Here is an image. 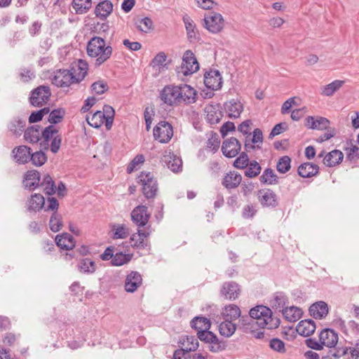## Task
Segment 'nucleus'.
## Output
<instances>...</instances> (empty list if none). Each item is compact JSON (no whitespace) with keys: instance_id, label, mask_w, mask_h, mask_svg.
<instances>
[{"instance_id":"1","label":"nucleus","mask_w":359,"mask_h":359,"mask_svg":"<svg viewBox=\"0 0 359 359\" xmlns=\"http://www.w3.org/2000/svg\"><path fill=\"white\" fill-rule=\"evenodd\" d=\"M86 50L89 57H96L94 65L97 68L110 58L113 48L109 45L106 46L102 37L93 36L88 42Z\"/></svg>"},{"instance_id":"2","label":"nucleus","mask_w":359,"mask_h":359,"mask_svg":"<svg viewBox=\"0 0 359 359\" xmlns=\"http://www.w3.org/2000/svg\"><path fill=\"white\" fill-rule=\"evenodd\" d=\"M249 314L252 319L259 322L261 328L273 330L278 327L280 323L279 317L273 316L271 309L263 305L252 308Z\"/></svg>"},{"instance_id":"3","label":"nucleus","mask_w":359,"mask_h":359,"mask_svg":"<svg viewBox=\"0 0 359 359\" xmlns=\"http://www.w3.org/2000/svg\"><path fill=\"white\" fill-rule=\"evenodd\" d=\"M137 182L142 185V192L144 197L154 199L158 191L157 180L151 172L142 171L137 177Z\"/></svg>"},{"instance_id":"4","label":"nucleus","mask_w":359,"mask_h":359,"mask_svg":"<svg viewBox=\"0 0 359 359\" xmlns=\"http://www.w3.org/2000/svg\"><path fill=\"white\" fill-rule=\"evenodd\" d=\"M199 63L191 50H186L182 56V62L180 67L176 68L177 74H182L183 76H189L196 72L199 69Z\"/></svg>"},{"instance_id":"5","label":"nucleus","mask_w":359,"mask_h":359,"mask_svg":"<svg viewBox=\"0 0 359 359\" xmlns=\"http://www.w3.org/2000/svg\"><path fill=\"white\" fill-rule=\"evenodd\" d=\"M51 95L50 87L41 85L31 91L29 102L34 107H41L49 102Z\"/></svg>"},{"instance_id":"6","label":"nucleus","mask_w":359,"mask_h":359,"mask_svg":"<svg viewBox=\"0 0 359 359\" xmlns=\"http://www.w3.org/2000/svg\"><path fill=\"white\" fill-rule=\"evenodd\" d=\"M161 100L169 106H177L182 103V91L181 87L166 86L160 93Z\"/></svg>"},{"instance_id":"7","label":"nucleus","mask_w":359,"mask_h":359,"mask_svg":"<svg viewBox=\"0 0 359 359\" xmlns=\"http://www.w3.org/2000/svg\"><path fill=\"white\" fill-rule=\"evenodd\" d=\"M52 83L57 87H69L72 83H77L81 79L77 77L69 69H57L51 78Z\"/></svg>"},{"instance_id":"8","label":"nucleus","mask_w":359,"mask_h":359,"mask_svg":"<svg viewBox=\"0 0 359 359\" xmlns=\"http://www.w3.org/2000/svg\"><path fill=\"white\" fill-rule=\"evenodd\" d=\"M154 138L161 143H168L173 136L172 125L165 121H161L153 130Z\"/></svg>"},{"instance_id":"9","label":"nucleus","mask_w":359,"mask_h":359,"mask_svg":"<svg viewBox=\"0 0 359 359\" xmlns=\"http://www.w3.org/2000/svg\"><path fill=\"white\" fill-rule=\"evenodd\" d=\"M203 20V27L212 34L220 32L224 25V20L222 15L215 12L205 15Z\"/></svg>"},{"instance_id":"10","label":"nucleus","mask_w":359,"mask_h":359,"mask_svg":"<svg viewBox=\"0 0 359 359\" xmlns=\"http://www.w3.org/2000/svg\"><path fill=\"white\" fill-rule=\"evenodd\" d=\"M241 292V285L235 281L223 283L219 290V296L226 300L234 301Z\"/></svg>"},{"instance_id":"11","label":"nucleus","mask_w":359,"mask_h":359,"mask_svg":"<svg viewBox=\"0 0 359 359\" xmlns=\"http://www.w3.org/2000/svg\"><path fill=\"white\" fill-rule=\"evenodd\" d=\"M147 206L140 205L131 212V219L139 228L144 227L148 223L151 214L147 212Z\"/></svg>"},{"instance_id":"12","label":"nucleus","mask_w":359,"mask_h":359,"mask_svg":"<svg viewBox=\"0 0 359 359\" xmlns=\"http://www.w3.org/2000/svg\"><path fill=\"white\" fill-rule=\"evenodd\" d=\"M222 77L219 70L210 69L204 74V84L212 90H217L222 88Z\"/></svg>"},{"instance_id":"13","label":"nucleus","mask_w":359,"mask_h":359,"mask_svg":"<svg viewBox=\"0 0 359 359\" xmlns=\"http://www.w3.org/2000/svg\"><path fill=\"white\" fill-rule=\"evenodd\" d=\"M241 149V144L240 141L234 137L225 140L222 145V152L223 155L229 158L236 156L240 153Z\"/></svg>"},{"instance_id":"14","label":"nucleus","mask_w":359,"mask_h":359,"mask_svg":"<svg viewBox=\"0 0 359 359\" xmlns=\"http://www.w3.org/2000/svg\"><path fill=\"white\" fill-rule=\"evenodd\" d=\"M258 200L265 208H276L278 205V196L271 189H262L258 191Z\"/></svg>"},{"instance_id":"15","label":"nucleus","mask_w":359,"mask_h":359,"mask_svg":"<svg viewBox=\"0 0 359 359\" xmlns=\"http://www.w3.org/2000/svg\"><path fill=\"white\" fill-rule=\"evenodd\" d=\"M330 125V121L323 116H309L305 118L304 126L312 130H324Z\"/></svg>"},{"instance_id":"16","label":"nucleus","mask_w":359,"mask_h":359,"mask_svg":"<svg viewBox=\"0 0 359 359\" xmlns=\"http://www.w3.org/2000/svg\"><path fill=\"white\" fill-rule=\"evenodd\" d=\"M41 173L36 170H30L24 174L22 184L25 189L34 191L39 187Z\"/></svg>"},{"instance_id":"17","label":"nucleus","mask_w":359,"mask_h":359,"mask_svg":"<svg viewBox=\"0 0 359 359\" xmlns=\"http://www.w3.org/2000/svg\"><path fill=\"white\" fill-rule=\"evenodd\" d=\"M142 283L141 274L135 271H132L126 276L124 284V289L127 292L133 293Z\"/></svg>"},{"instance_id":"18","label":"nucleus","mask_w":359,"mask_h":359,"mask_svg":"<svg viewBox=\"0 0 359 359\" xmlns=\"http://www.w3.org/2000/svg\"><path fill=\"white\" fill-rule=\"evenodd\" d=\"M32 149L26 145H20L12 150L13 158L18 164H26L30 161Z\"/></svg>"},{"instance_id":"19","label":"nucleus","mask_w":359,"mask_h":359,"mask_svg":"<svg viewBox=\"0 0 359 359\" xmlns=\"http://www.w3.org/2000/svg\"><path fill=\"white\" fill-rule=\"evenodd\" d=\"M318 337L324 346L334 348L338 342V333L331 328H325L320 331Z\"/></svg>"},{"instance_id":"20","label":"nucleus","mask_w":359,"mask_h":359,"mask_svg":"<svg viewBox=\"0 0 359 359\" xmlns=\"http://www.w3.org/2000/svg\"><path fill=\"white\" fill-rule=\"evenodd\" d=\"M309 312L310 316L315 319H323L329 313L328 305L323 301L316 302L310 306Z\"/></svg>"},{"instance_id":"21","label":"nucleus","mask_w":359,"mask_h":359,"mask_svg":"<svg viewBox=\"0 0 359 359\" xmlns=\"http://www.w3.org/2000/svg\"><path fill=\"white\" fill-rule=\"evenodd\" d=\"M242 182V176L236 171L226 173L222 180V184L227 189L237 188Z\"/></svg>"},{"instance_id":"22","label":"nucleus","mask_w":359,"mask_h":359,"mask_svg":"<svg viewBox=\"0 0 359 359\" xmlns=\"http://www.w3.org/2000/svg\"><path fill=\"white\" fill-rule=\"evenodd\" d=\"M288 297L283 292H276L273 294V299L270 301V306L276 312H283V310L288 306Z\"/></svg>"},{"instance_id":"23","label":"nucleus","mask_w":359,"mask_h":359,"mask_svg":"<svg viewBox=\"0 0 359 359\" xmlns=\"http://www.w3.org/2000/svg\"><path fill=\"white\" fill-rule=\"evenodd\" d=\"M224 107L230 118H237L243 111V104L238 100L232 99L224 102Z\"/></svg>"},{"instance_id":"24","label":"nucleus","mask_w":359,"mask_h":359,"mask_svg":"<svg viewBox=\"0 0 359 359\" xmlns=\"http://www.w3.org/2000/svg\"><path fill=\"white\" fill-rule=\"evenodd\" d=\"M316 329V323L312 319H305L299 322L296 332L302 337H309Z\"/></svg>"},{"instance_id":"25","label":"nucleus","mask_w":359,"mask_h":359,"mask_svg":"<svg viewBox=\"0 0 359 359\" xmlns=\"http://www.w3.org/2000/svg\"><path fill=\"white\" fill-rule=\"evenodd\" d=\"M319 166L311 162L302 163L297 168L298 175L303 178L316 176L319 173Z\"/></svg>"},{"instance_id":"26","label":"nucleus","mask_w":359,"mask_h":359,"mask_svg":"<svg viewBox=\"0 0 359 359\" xmlns=\"http://www.w3.org/2000/svg\"><path fill=\"white\" fill-rule=\"evenodd\" d=\"M205 111L207 112V120L210 124L218 123L223 117L220 104H210L205 107Z\"/></svg>"},{"instance_id":"27","label":"nucleus","mask_w":359,"mask_h":359,"mask_svg":"<svg viewBox=\"0 0 359 359\" xmlns=\"http://www.w3.org/2000/svg\"><path fill=\"white\" fill-rule=\"evenodd\" d=\"M238 329L244 333L255 332V330L259 327V322L252 319L250 315L241 316Z\"/></svg>"},{"instance_id":"28","label":"nucleus","mask_w":359,"mask_h":359,"mask_svg":"<svg viewBox=\"0 0 359 359\" xmlns=\"http://www.w3.org/2000/svg\"><path fill=\"white\" fill-rule=\"evenodd\" d=\"M182 20L185 25L188 40L190 42L194 41H198L201 38L194 21L187 14L183 15Z\"/></svg>"},{"instance_id":"29","label":"nucleus","mask_w":359,"mask_h":359,"mask_svg":"<svg viewBox=\"0 0 359 359\" xmlns=\"http://www.w3.org/2000/svg\"><path fill=\"white\" fill-rule=\"evenodd\" d=\"M55 243L60 248L69 250L74 248L76 241L71 234L62 233L55 236Z\"/></svg>"},{"instance_id":"30","label":"nucleus","mask_w":359,"mask_h":359,"mask_svg":"<svg viewBox=\"0 0 359 359\" xmlns=\"http://www.w3.org/2000/svg\"><path fill=\"white\" fill-rule=\"evenodd\" d=\"M27 210L35 212L42 210L45 205V198L41 194H32L27 201Z\"/></svg>"},{"instance_id":"31","label":"nucleus","mask_w":359,"mask_h":359,"mask_svg":"<svg viewBox=\"0 0 359 359\" xmlns=\"http://www.w3.org/2000/svg\"><path fill=\"white\" fill-rule=\"evenodd\" d=\"M344 159V154L338 149L327 153L323 158V163L327 167H334L340 164Z\"/></svg>"},{"instance_id":"32","label":"nucleus","mask_w":359,"mask_h":359,"mask_svg":"<svg viewBox=\"0 0 359 359\" xmlns=\"http://www.w3.org/2000/svg\"><path fill=\"white\" fill-rule=\"evenodd\" d=\"M113 4L109 0H104L100 2L95 7V14L96 17L101 20H105L107 16L112 12Z\"/></svg>"},{"instance_id":"33","label":"nucleus","mask_w":359,"mask_h":359,"mask_svg":"<svg viewBox=\"0 0 359 359\" xmlns=\"http://www.w3.org/2000/svg\"><path fill=\"white\" fill-rule=\"evenodd\" d=\"M41 126L34 125L24 129V139L29 143H37L41 139Z\"/></svg>"},{"instance_id":"34","label":"nucleus","mask_w":359,"mask_h":359,"mask_svg":"<svg viewBox=\"0 0 359 359\" xmlns=\"http://www.w3.org/2000/svg\"><path fill=\"white\" fill-rule=\"evenodd\" d=\"M39 187L43 188V193L47 196H53L56 193V185L49 174L43 175L42 181H40Z\"/></svg>"},{"instance_id":"35","label":"nucleus","mask_w":359,"mask_h":359,"mask_svg":"<svg viewBox=\"0 0 359 359\" xmlns=\"http://www.w3.org/2000/svg\"><path fill=\"white\" fill-rule=\"evenodd\" d=\"M262 184L273 185L279 182V177L271 168H266L259 178Z\"/></svg>"},{"instance_id":"36","label":"nucleus","mask_w":359,"mask_h":359,"mask_svg":"<svg viewBox=\"0 0 359 359\" xmlns=\"http://www.w3.org/2000/svg\"><path fill=\"white\" fill-rule=\"evenodd\" d=\"M282 314L285 319L289 322H296L303 315L302 310L297 306H286L284 310H283Z\"/></svg>"},{"instance_id":"37","label":"nucleus","mask_w":359,"mask_h":359,"mask_svg":"<svg viewBox=\"0 0 359 359\" xmlns=\"http://www.w3.org/2000/svg\"><path fill=\"white\" fill-rule=\"evenodd\" d=\"M77 267L81 273L86 274L93 273L97 269L95 262L90 258L81 259L78 262Z\"/></svg>"},{"instance_id":"38","label":"nucleus","mask_w":359,"mask_h":359,"mask_svg":"<svg viewBox=\"0 0 359 359\" xmlns=\"http://www.w3.org/2000/svg\"><path fill=\"white\" fill-rule=\"evenodd\" d=\"M26 126V121L19 117L13 118L8 125V128L16 137L22 135Z\"/></svg>"},{"instance_id":"39","label":"nucleus","mask_w":359,"mask_h":359,"mask_svg":"<svg viewBox=\"0 0 359 359\" xmlns=\"http://www.w3.org/2000/svg\"><path fill=\"white\" fill-rule=\"evenodd\" d=\"M210 340L208 344H210L209 351L212 353H217L226 349V344L224 340H219L217 336L213 332L212 334H209Z\"/></svg>"},{"instance_id":"40","label":"nucleus","mask_w":359,"mask_h":359,"mask_svg":"<svg viewBox=\"0 0 359 359\" xmlns=\"http://www.w3.org/2000/svg\"><path fill=\"white\" fill-rule=\"evenodd\" d=\"M182 91V102H184L187 104L194 103L196 101V91L190 86L184 84L180 86Z\"/></svg>"},{"instance_id":"41","label":"nucleus","mask_w":359,"mask_h":359,"mask_svg":"<svg viewBox=\"0 0 359 359\" xmlns=\"http://www.w3.org/2000/svg\"><path fill=\"white\" fill-rule=\"evenodd\" d=\"M346 144L350 147H346L344 151H346V159L349 162H353L359 159V147L353 144L352 140H348Z\"/></svg>"},{"instance_id":"42","label":"nucleus","mask_w":359,"mask_h":359,"mask_svg":"<svg viewBox=\"0 0 359 359\" xmlns=\"http://www.w3.org/2000/svg\"><path fill=\"white\" fill-rule=\"evenodd\" d=\"M219 325V332L222 336L229 337L233 334L236 330V325L230 320H226Z\"/></svg>"},{"instance_id":"43","label":"nucleus","mask_w":359,"mask_h":359,"mask_svg":"<svg viewBox=\"0 0 359 359\" xmlns=\"http://www.w3.org/2000/svg\"><path fill=\"white\" fill-rule=\"evenodd\" d=\"M191 327L198 331L199 330H210L211 327L210 320L203 316H196L191 320Z\"/></svg>"},{"instance_id":"44","label":"nucleus","mask_w":359,"mask_h":359,"mask_svg":"<svg viewBox=\"0 0 359 359\" xmlns=\"http://www.w3.org/2000/svg\"><path fill=\"white\" fill-rule=\"evenodd\" d=\"M245 169L244 175L245 177L248 178H255L260 174L262 171V166L257 161L252 160Z\"/></svg>"},{"instance_id":"45","label":"nucleus","mask_w":359,"mask_h":359,"mask_svg":"<svg viewBox=\"0 0 359 359\" xmlns=\"http://www.w3.org/2000/svg\"><path fill=\"white\" fill-rule=\"evenodd\" d=\"M72 5L76 14H83L91 8L92 0H73Z\"/></svg>"},{"instance_id":"46","label":"nucleus","mask_w":359,"mask_h":359,"mask_svg":"<svg viewBox=\"0 0 359 359\" xmlns=\"http://www.w3.org/2000/svg\"><path fill=\"white\" fill-rule=\"evenodd\" d=\"M135 25L139 31L144 33H148L154 29L153 21L149 17L136 20Z\"/></svg>"},{"instance_id":"47","label":"nucleus","mask_w":359,"mask_h":359,"mask_svg":"<svg viewBox=\"0 0 359 359\" xmlns=\"http://www.w3.org/2000/svg\"><path fill=\"white\" fill-rule=\"evenodd\" d=\"M223 315L224 319L233 321L241 317V310L238 306L229 304L224 307Z\"/></svg>"},{"instance_id":"48","label":"nucleus","mask_w":359,"mask_h":359,"mask_svg":"<svg viewBox=\"0 0 359 359\" xmlns=\"http://www.w3.org/2000/svg\"><path fill=\"white\" fill-rule=\"evenodd\" d=\"M133 254H124L122 252H118L114 254L111 265L114 266H120L125 264L128 263L133 258Z\"/></svg>"},{"instance_id":"49","label":"nucleus","mask_w":359,"mask_h":359,"mask_svg":"<svg viewBox=\"0 0 359 359\" xmlns=\"http://www.w3.org/2000/svg\"><path fill=\"white\" fill-rule=\"evenodd\" d=\"M65 114L66 110L62 107L54 109L50 112L48 121L53 126L63 121Z\"/></svg>"},{"instance_id":"50","label":"nucleus","mask_w":359,"mask_h":359,"mask_svg":"<svg viewBox=\"0 0 359 359\" xmlns=\"http://www.w3.org/2000/svg\"><path fill=\"white\" fill-rule=\"evenodd\" d=\"M344 81L334 80L323 87L321 94L327 97L332 96L344 84Z\"/></svg>"},{"instance_id":"51","label":"nucleus","mask_w":359,"mask_h":359,"mask_svg":"<svg viewBox=\"0 0 359 359\" xmlns=\"http://www.w3.org/2000/svg\"><path fill=\"white\" fill-rule=\"evenodd\" d=\"M59 130L53 125H49L48 126L46 127L41 134V138L42 137L43 139V142H46V147H45V149H48V142L53 139L56 134H57Z\"/></svg>"},{"instance_id":"52","label":"nucleus","mask_w":359,"mask_h":359,"mask_svg":"<svg viewBox=\"0 0 359 359\" xmlns=\"http://www.w3.org/2000/svg\"><path fill=\"white\" fill-rule=\"evenodd\" d=\"M220 142L219 135L214 131H210V136L206 142V147L213 153H215L219 149Z\"/></svg>"},{"instance_id":"53","label":"nucleus","mask_w":359,"mask_h":359,"mask_svg":"<svg viewBox=\"0 0 359 359\" xmlns=\"http://www.w3.org/2000/svg\"><path fill=\"white\" fill-rule=\"evenodd\" d=\"M62 218L58 212H52L49 221V226L52 231L58 232L62 227Z\"/></svg>"},{"instance_id":"54","label":"nucleus","mask_w":359,"mask_h":359,"mask_svg":"<svg viewBox=\"0 0 359 359\" xmlns=\"http://www.w3.org/2000/svg\"><path fill=\"white\" fill-rule=\"evenodd\" d=\"M86 121L90 126L95 128H99L104 123V114H101V111L97 110L92 115L90 119L87 116Z\"/></svg>"},{"instance_id":"55","label":"nucleus","mask_w":359,"mask_h":359,"mask_svg":"<svg viewBox=\"0 0 359 359\" xmlns=\"http://www.w3.org/2000/svg\"><path fill=\"white\" fill-rule=\"evenodd\" d=\"M291 168V158L288 156L280 157L276 164V170L282 174L288 172Z\"/></svg>"},{"instance_id":"56","label":"nucleus","mask_w":359,"mask_h":359,"mask_svg":"<svg viewBox=\"0 0 359 359\" xmlns=\"http://www.w3.org/2000/svg\"><path fill=\"white\" fill-rule=\"evenodd\" d=\"M46 154L41 150L31 153L30 161L34 165L39 167L47 161Z\"/></svg>"},{"instance_id":"57","label":"nucleus","mask_w":359,"mask_h":359,"mask_svg":"<svg viewBox=\"0 0 359 359\" xmlns=\"http://www.w3.org/2000/svg\"><path fill=\"white\" fill-rule=\"evenodd\" d=\"M130 243L131 246L135 249H146L149 246L148 241L138 237L136 233L130 236Z\"/></svg>"},{"instance_id":"58","label":"nucleus","mask_w":359,"mask_h":359,"mask_svg":"<svg viewBox=\"0 0 359 359\" xmlns=\"http://www.w3.org/2000/svg\"><path fill=\"white\" fill-rule=\"evenodd\" d=\"M112 230L114 231L112 236V238L114 239L126 238L130 234L128 229L126 227L124 224L117 226L114 224L113 226Z\"/></svg>"},{"instance_id":"59","label":"nucleus","mask_w":359,"mask_h":359,"mask_svg":"<svg viewBox=\"0 0 359 359\" xmlns=\"http://www.w3.org/2000/svg\"><path fill=\"white\" fill-rule=\"evenodd\" d=\"M269 346L271 349L279 353H285L286 352L285 344L279 338H272L270 339Z\"/></svg>"},{"instance_id":"60","label":"nucleus","mask_w":359,"mask_h":359,"mask_svg":"<svg viewBox=\"0 0 359 359\" xmlns=\"http://www.w3.org/2000/svg\"><path fill=\"white\" fill-rule=\"evenodd\" d=\"M91 90L97 95H102L109 90L108 84L103 80H99L91 85Z\"/></svg>"},{"instance_id":"61","label":"nucleus","mask_w":359,"mask_h":359,"mask_svg":"<svg viewBox=\"0 0 359 359\" xmlns=\"http://www.w3.org/2000/svg\"><path fill=\"white\" fill-rule=\"evenodd\" d=\"M170 160L167 162V165L169 169L174 172H178L182 170V160L177 158L176 156L172 157L170 156Z\"/></svg>"},{"instance_id":"62","label":"nucleus","mask_w":359,"mask_h":359,"mask_svg":"<svg viewBox=\"0 0 359 359\" xmlns=\"http://www.w3.org/2000/svg\"><path fill=\"white\" fill-rule=\"evenodd\" d=\"M144 162V156L143 154H137L128 165L126 171L128 174L132 173L136 167Z\"/></svg>"},{"instance_id":"63","label":"nucleus","mask_w":359,"mask_h":359,"mask_svg":"<svg viewBox=\"0 0 359 359\" xmlns=\"http://www.w3.org/2000/svg\"><path fill=\"white\" fill-rule=\"evenodd\" d=\"M59 202L57 199L52 196H48L47 198V205L43 207L44 211H52L53 212H58Z\"/></svg>"},{"instance_id":"64","label":"nucleus","mask_w":359,"mask_h":359,"mask_svg":"<svg viewBox=\"0 0 359 359\" xmlns=\"http://www.w3.org/2000/svg\"><path fill=\"white\" fill-rule=\"evenodd\" d=\"M167 59V55L164 52H160L158 53L151 61L150 66L153 68L161 67V66H165V65H163Z\"/></svg>"}]
</instances>
